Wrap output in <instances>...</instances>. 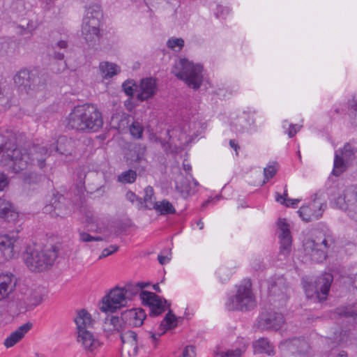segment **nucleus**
<instances>
[{
	"mask_svg": "<svg viewBox=\"0 0 357 357\" xmlns=\"http://www.w3.org/2000/svg\"><path fill=\"white\" fill-rule=\"evenodd\" d=\"M68 129L79 132H96L103 125L102 114L93 105L85 104L74 107L66 119Z\"/></svg>",
	"mask_w": 357,
	"mask_h": 357,
	"instance_id": "nucleus-1",
	"label": "nucleus"
},
{
	"mask_svg": "<svg viewBox=\"0 0 357 357\" xmlns=\"http://www.w3.org/2000/svg\"><path fill=\"white\" fill-rule=\"evenodd\" d=\"M59 250L57 245H52L50 248L45 249L29 245L23 253V259L31 271L42 272L53 266Z\"/></svg>",
	"mask_w": 357,
	"mask_h": 357,
	"instance_id": "nucleus-2",
	"label": "nucleus"
},
{
	"mask_svg": "<svg viewBox=\"0 0 357 357\" xmlns=\"http://www.w3.org/2000/svg\"><path fill=\"white\" fill-rule=\"evenodd\" d=\"M53 153L52 148L33 144L29 149L20 148V155L15 157L10 172L17 174L29 165H37L40 169L45 166L46 158Z\"/></svg>",
	"mask_w": 357,
	"mask_h": 357,
	"instance_id": "nucleus-3",
	"label": "nucleus"
},
{
	"mask_svg": "<svg viewBox=\"0 0 357 357\" xmlns=\"http://www.w3.org/2000/svg\"><path fill=\"white\" fill-rule=\"evenodd\" d=\"M202 70L201 65H195L184 58L175 62L172 73L178 79L183 80L189 87L196 90L203 82Z\"/></svg>",
	"mask_w": 357,
	"mask_h": 357,
	"instance_id": "nucleus-4",
	"label": "nucleus"
},
{
	"mask_svg": "<svg viewBox=\"0 0 357 357\" xmlns=\"http://www.w3.org/2000/svg\"><path fill=\"white\" fill-rule=\"evenodd\" d=\"M77 328V342L86 352L93 353L100 346V341L87 328L92 324L90 314L84 309L80 310L75 318Z\"/></svg>",
	"mask_w": 357,
	"mask_h": 357,
	"instance_id": "nucleus-5",
	"label": "nucleus"
},
{
	"mask_svg": "<svg viewBox=\"0 0 357 357\" xmlns=\"http://www.w3.org/2000/svg\"><path fill=\"white\" fill-rule=\"evenodd\" d=\"M225 305L230 311L253 310L257 305V302L252 291L250 280H243L238 286L236 295L229 297Z\"/></svg>",
	"mask_w": 357,
	"mask_h": 357,
	"instance_id": "nucleus-6",
	"label": "nucleus"
},
{
	"mask_svg": "<svg viewBox=\"0 0 357 357\" xmlns=\"http://www.w3.org/2000/svg\"><path fill=\"white\" fill-rule=\"evenodd\" d=\"M102 13L98 5L91 6L83 19L82 33L89 46H93L100 38V25Z\"/></svg>",
	"mask_w": 357,
	"mask_h": 357,
	"instance_id": "nucleus-7",
	"label": "nucleus"
},
{
	"mask_svg": "<svg viewBox=\"0 0 357 357\" xmlns=\"http://www.w3.org/2000/svg\"><path fill=\"white\" fill-rule=\"evenodd\" d=\"M333 277L331 273H325L317 277L314 281H304L303 288L307 298H315L319 302L325 301L328 294Z\"/></svg>",
	"mask_w": 357,
	"mask_h": 357,
	"instance_id": "nucleus-8",
	"label": "nucleus"
},
{
	"mask_svg": "<svg viewBox=\"0 0 357 357\" xmlns=\"http://www.w3.org/2000/svg\"><path fill=\"white\" fill-rule=\"evenodd\" d=\"M269 302L276 307L285 305L289 297L290 289L286 279L283 276H275L268 281Z\"/></svg>",
	"mask_w": 357,
	"mask_h": 357,
	"instance_id": "nucleus-9",
	"label": "nucleus"
},
{
	"mask_svg": "<svg viewBox=\"0 0 357 357\" xmlns=\"http://www.w3.org/2000/svg\"><path fill=\"white\" fill-rule=\"evenodd\" d=\"M341 319V324L344 326V329L335 328L333 331V335L328 337L329 340L336 344H339L342 342L347 341L349 335V331L350 328H347V324L351 326L357 324V307L346 309H337L335 312Z\"/></svg>",
	"mask_w": 357,
	"mask_h": 357,
	"instance_id": "nucleus-10",
	"label": "nucleus"
},
{
	"mask_svg": "<svg viewBox=\"0 0 357 357\" xmlns=\"http://www.w3.org/2000/svg\"><path fill=\"white\" fill-rule=\"evenodd\" d=\"M127 297L124 289L116 287L102 298L99 308L105 313H113L126 304Z\"/></svg>",
	"mask_w": 357,
	"mask_h": 357,
	"instance_id": "nucleus-11",
	"label": "nucleus"
},
{
	"mask_svg": "<svg viewBox=\"0 0 357 357\" xmlns=\"http://www.w3.org/2000/svg\"><path fill=\"white\" fill-rule=\"evenodd\" d=\"M20 155V148L13 138L0 134V165L10 172L15 157Z\"/></svg>",
	"mask_w": 357,
	"mask_h": 357,
	"instance_id": "nucleus-12",
	"label": "nucleus"
},
{
	"mask_svg": "<svg viewBox=\"0 0 357 357\" xmlns=\"http://www.w3.org/2000/svg\"><path fill=\"white\" fill-rule=\"evenodd\" d=\"M139 297L142 304L149 307V315L151 317L161 314L165 311L167 307H169L170 306L165 298L151 291H142Z\"/></svg>",
	"mask_w": 357,
	"mask_h": 357,
	"instance_id": "nucleus-13",
	"label": "nucleus"
},
{
	"mask_svg": "<svg viewBox=\"0 0 357 357\" xmlns=\"http://www.w3.org/2000/svg\"><path fill=\"white\" fill-rule=\"evenodd\" d=\"M281 347L293 356L298 357H312L313 350L307 340L301 337H293L280 342Z\"/></svg>",
	"mask_w": 357,
	"mask_h": 357,
	"instance_id": "nucleus-14",
	"label": "nucleus"
},
{
	"mask_svg": "<svg viewBox=\"0 0 357 357\" xmlns=\"http://www.w3.org/2000/svg\"><path fill=\"white\" fill-rule=\"evenodd\" d=\"M67 202L63 195L54 194L49 203L44 206L43 212L52 217H63L70 212Z\"/></svg>",
	"mask_w": 357,
	"mask_h": 357,
	"instance_id": "nucleus-15",
	"label": "nucleus"
},
{
	"mask_svg": "<svg viewBox=\"0 0 357 357\" xmlns=\"http://www.w3.org/2000/svg\"><path fill=\"white\" fill-rule=\"evenodd\" d=\"M284 323L281 313L275 311H264L257 319V328L262 331L279 330Z\"/></svg>",
	"mask_w": 357,
	"mask_h": 357,
	"instance_id": "nucleus-16",
	"label": "nucleus"
},
{
	"mask_svg": "<svg viewBox=\"0 0 357 357\" xmlns=\"http://www.w3.org/2000/svg\"><path fill=\"white\" fill-rule=\"evenodd\" d=\"M38 79V76L33 72L27 69H22L14 76V82L19 90L29 93L36 86Z\"/></svg>",
	"mask_w": 357,
	"mask_h": 357,
	"instance_id": "nucleus-17",
	"label": "nucleus"
},
{
	"mask_svg": "<svg viewBox=\"0 0 357 357\" xmlns=\"http://www.w3.org/2000/svg\"><path fill=\"white\" fill-rule=\"evenodd\" d=\"M357 151V149L353 147L349 143H347L343 149L340 151L341 155L335 153L333 174L339 176L344 169V163L351 161Z\"/></svg>",
	"mask_w": 357,
	"mask_h": 357,
	"instance_id": "nucleus-18",
	"label": "nucleus"
},
{
	"mask_svg": "<svg viewBox=\"0 0 357 357\" xmlns=\"http://www.w3.org/2000/svg\"><path fill=\"white\" fill-rule=\"evenodd\" d=\"M318 199V193H315L314 195L312 206L313 208L318 207L317 211L313 210L311 206L308 205L301 206L298 211L299 216L303 221L309 222L312 221L313 218L318 220L322 216V213L326 208V204L319 203V206H317V200Z\"/></svg>",
	"mask_w": 357,
	"mask_h": 357,
	"instance_id": "nucleus-19",
	"label": "nucleus"
},
{
	"mask_svg": "<svg viewBox=\"0 0 357 357\" xmlns=\"http://www.w3.org/2000/svg\"><path fill=\"white\" fill-rule=\"evenodd\" d=\"M146 314L143 309H130L121 313V321L124 326L129 327H138L142 325Z\"/></svg>",
	"mask_w": 357,
	"mask_h": 357,
	"instance_id": "nucleus-20",
	"label": "nucleus"
},
{
	"mask_svg": "<svg viewBox=\"0 0 357 357\" xmlns=\"http://www.w3.org/2000/svg\"><path fill=\"white\" fill-rule=\"evenodd\" d=\"M280 241V255L287 256L291 252V236L288 224L284 220L280 219L278 222Z\"/></svg>",
	"mask_w": 357,
	"mask_h": 357,
	"instance_id": "nucleus-21",
	"label": "nucleus"
},
{
	"mask_svg": "<svg viewBox=\"0 0 357 357\" xmlns=\"http://www.w3.org/2000/svg\"><path fill=\"white\" fill-rule=\"evenodd\" d=\"M303 247L305 252L310 256L313 261L319 263L326 259V250H323L321 245H319L315 241L307 239L303 243Z\"/></svg>",
	"mask_w": 357,
	"mask_h": 357,
	"instance_id": "nucleus-22",
	"label": "nucleus"
},
{
	"mask_svg": "<svg viewBox=\"0 0 357 357\" xmlns=\"http://www.w3.org/2000/svg\"><path fill=\"white\" fill-rule=\"evenodd\" d=\"M120 337L123 349L128 352L130 356H135L137 354L139 349L137 333L128 330L121 333Z\"/></svg>",
	"mask_w": 357,
	"mask_h": 357,
	"instance_id": "nucleus-23",
	"label": "nucleus"
},
{
	"mask_svg": "<svg viewBox=\"0 0 357 357\" xmlns=\"http://www.w3.org/2000/svg\"><path fill=\"white\" fill-rule=\"evenodd\" d=\"M17 237L14 234H5L0 236V251L6 260L13 259L17 251L15 250Z\"/></svg>",
	"mask_w": 357,
	"mask_h": 357,
	"instance_id": "nucleus-24",
	"label": "nucleus"
},
{
	"mask_svg": "<svg viewBox=\"0 0 357 357\" xmlns=\"http://www.w3.org/2000/svg\"><path fill=\"white\" fill-rule=\"evenodd\" d=\"M140 92L137 95V99L142 102L152 98L156 92V82L153 77H146L141 80Z\"/></svg>",
	"mask_w": 357,
	"mask_h": 357,
	"instance_id": "nucleus-25",
	"label": "nucleus"
},
{
	"mask_svg": "<svg viewBox=\"0 0 357 357\" xmlns=\"http://www.w3.org/2000/svg\"><path fill=\"white\" fill-rule=\"evenodd\" d=\"M17 283V278L11 273L0 276V301L8 297L14 291Z\"/></svg>",
	"mask_w": 357,
	"mask_h": 357,
	"instance_id": "nucleus-26",
	"label": "nucleus"
},
{
	"mask_svg": "<svg viewBox=\"0 0 357 357\" xmlns=\"http://www.w3.org/2000/svg\"><path fill=\"white\" fill-rule=\"evenodd\" d=\"M49 148H52L53 153L68 155L72 154L74 142L66 136H59L55 142L50 145Z\"/></svg>",
	"mask_w": 357,
	"mask_h": 357,
	"instance_id": "nucleus-27",
	"label": "nucleus"
},
{
	"mask_svg": "<svg viewBox=\"0 0 357 357\" xmlns=\"http://www.w3.org/2000/svg\"><path fill=\"white\" fill-rule=\"evenodd\" d=\"M33 324L31 322H27L20 326L16 331L11 333V334L7 337L3 342L4 346L6 348L13 347L15 344L20 342L32 328Z\"/></svg>",
	"mask_w": 357,
	"mask_h": 357,
	"instance_id": "nucleus-28",
	"label": "nucleus"
},
{
	"mask_svg": "<svg viewBox=\"0 0 357 357\" xmlns=\"http://www.w3.org/2000/svg\"><path fill=\"white\" fill-rule=\"evenodd\" d=\"M191 179H192L191 174H189L188 176L181 175L176 181V189L183 197L194 194L197 191V189L192 188Z\"/></svg>",
	"mask_w": 357,
	"mask_h": 357,
	"instance_id": "nucleus-29",
	"label": "nucleus"
},
{
	"mask_svg": "<svg viewBox=\"0 0 357 357\" xmlns=\"http://www.w3.org/2000/svg\"><path fill=\"white\" fill-rule=\"evenodd\" d=\"M176 322L177 319L176 316L172 312V310L169 309L167 314L165 315L164 319L162 321L160 325V329L162 330V332L158 334L152 333L151 337L154 341H155L158 339V337L162 335L166 331L176 327L177 325Z\"/></svg>",
	"mask_w": 357,
	"mask_h": 357,
	"instance_id": "nucleus-30",
	"label": "nucleus"
},
{
	"mask_svg": "<svg viewBox=\"0 0 357 357\" xmlns=\"http://www.w3.org/2000/svg\"><path fill=\"white\" fill-rule=\"evenodd\" d=\"M255 354H266L268 356L275 354L274 347L267 338L261 337L252 343Z\"/></svg>",
	"mask_w": 357,
	"mask_h": 357,
	"instance_id": "nucleus-31",
	"label": "nucleus"
},
{
	"mask_svg": "<svg viewBox=\"0 0 357 357\" xmlns=\"http://www.w3.org/2000/svg\"><path fill=\"white\" fill-rule=\"evenodd\" d=\"M17 218V213L13 208L12 204L4 199H0V218L10 222Z\"/></svg>",
	"mask_w": 357,
	"mask_h": 357,
	"instance_id": "nucleus-32",
	"label": "nucleus"
},
{
	"mask_svg": "<svg viewBox=\"0 0 357 357\" xmlns=\"http://www.w3.org/2000/svg\"><path fill=\"white\" fill-rule=\"evenodd\" d=\"M148 206L149 209L153 208L161 215L174 214L176 213V209L172 204L166 199L151 204V206Z\"/></svg>",
	"mask_w": 357,
	"mask_h": 357,
	"instance_id": "nucleus-33",
	"label": "nucleus"
},
{
	"mask_svg": "<svg viewBox=\"0 0 357 357\" xmlns=\"http://www.w3.org/2000/svg\"><path fill=\"white\" fill-rule=\"evenodd\" d=\"M99 68L105 78L112 77L120 71L117 65L109 62L100 63Z\"/></svg>",
	"mask_w": 357,
	"mask_h": 357,
	"instance_id": "nucleus-34",
	"label": "nucleus"
},
{
	"mask_svg": "<svg viewBox=\"0 0 357 357\" xmlns=\"http://www.w3.org/2000/svg\"><path fill=\"white\" fill-rule=\"evenodd\" d=\"M44 176L42 174H39L35 172H30L28 174H24L23 175L22 180L25 184L33 185L39 184L44 179Z\"/></svg>",
	"mask_w": 357,
	"mask_h": 357,
	"instance_id": "nucleus-35",
	"label": "nucleus"
},
{
	"mask_svg": "<svg viewBox=\"0 0 357 357\" xmlns=\"http://www.w3.org/2000/svg\"><path fill=\"white\" fill-rule=\"evenodd\" d=\"M349 116L351 123L357 127V95L354 96L353 100L349 102Z\"/></svg>",
	"mask_w": 357,
	"mask_h": 357,
	"instance_id": "nucleus-36",
	"label": "nucleus"
},
{
	"mask_svg": "<svg viewBox=\"0 0 357 357\" xmlns=\"http://www.w3.org/2000/svg\"><path fill=\"white\" fill-rule=\"evenodd\" d=\"M137 178V173L135 171L129 169L122 172L118 176V181L123 183H132L135 181Z\"/></svg>",
	"mask_w": 357,
	"mask_h": 357,
	"instance_id": "nucleus-37",
	"label": "nucleus"
},
{
	"mask_svg": "<svg viewBox=\"0 0 357 357\" xmlns=\"http://www.w3.org/2000/svg\"><path fill=\"white\" fill-rule=\"evenodd\" d=\"M278 172L277 163L273 162L269 164L264 169V177L263 184H265L268 180L273 178Z\"/></svg>",
	"mask_w": 357,
	"mask_h": 357,
	"instance_id": "nucleus-38",
	"label": "nucleus"
},
{
	"mask_svg": "<svg viewBox=\"0 0 357 357\" xmlns=\"http://www.w3.org/2000/svg\"><path fill=\"white\" fill-rule=\"evenodd\" d=\"M154 195L153 188L149 185L144 188V196L142 199L144 207L149 209L148 206H151V204H155L156 202L153 201L152 198Z\"/></svg>",
	"mask_w": 357,
	"mask_h": 357,
	"instance_id": "nucleus-39",
	"label": "nucleus"
},
{
	"mask_svg": "<svg viewBox=\"0 0 357 357\" xmlns=\"http://www.w3.org/2000/svg\"><path fill=\"white\" fill-rule=\"evenodd\" d=\"M43 301V296L42 294L33 291L27 298L29 305L31 307H36L40 304Z\"/></svg>",
	"mask_w": 357,
	"mask_h": 357,
	"instance_id": "nucleus-40",
	"label": "nucleus"
},
{
	"mask_svg": "<svg viewBox=\"0 0 357 357\" xmlns=\"http://www.w3.org/2000/svg\"><path fill=\"white\" fill-rule=\"evenodd\" d=\"M346 197L351 204L357 203V185H351L346 188Z\"/></svg>",
	"mask_w": 357,
	"mask_h": 357,
	"instance_id": "nucleus-41",
	"label": "nucleus"
},
{
	"mask_svg": "<svg viewBox=\"0 0 357 357\" xmlns=\"http://www.w3.org/2000/svg\"><path fill=\"white\" fill-rule=\"evenodd\" d=\"M122 88L127 96H132L137 86L133 80H126L123 83Z\"/></svg>",
	"mask_w": 357,
	"mask_h": 357,
	"instance_id": "nucleus-42",
	"label": "nucleus"
},
{
	"mask_svg": "<svg viewBox=\"0 0 357 357\" xmlns=\"http://www.w3.org/2000/svg\"><path fill=\"white\" fill-rule=\"evenodd\" d=\"M167 45L172 50L180 51L184 45V40L182 38H170Z\"/></svg>",
	"mask_w": 357,
	"mask_h": 357,
	"instance_id": "nucleus-43",
	"label": "nucleus"
},
{
	"mask_svg": "<svg viewBox=\"0 0 357 357\" xmlns=\"http://www.w3.org/2000/svg\"><path fill=\"white\" fill-rule=\"evenodd\" d=\"M109 324H112V328L114 331H121L123 330L124 326L121 321V317L119 318L116 316L109 317Z\"/></svg>",
	"mask_w": 357,
	"mask_h": 357,
	"instance_id": "nucleus-44",
	"label": "nucleus"
},
{
	"mask_svg": "<svg viewBox=\"0 0 357 357\" xmlns=\"http://www.w3.org/2000/svg\"><path fill=\"white\" fill-rule=\"evenodd\" d=\"M335 204L338 208L342 210H347L348 209L349 206L354 205L347 202V198L346 197V189L344 190L343 195L339 196L336 199Z\"/></svg>",
	"mask_w": 357,
	"mask_h": 357,
	"instance_id": "nucleus-45",
	"label": "nucleus"
},
{
	"mask_svg": "<svg viewBox=\"0 0 357 357\" xmlns=\"http://www.w3.org/2000/svg\"><path fill=\"white\" fill-rule=\"evenodd\" d=\"M143 130V127L138 122H133L130 127V134L137 139L141 138Z\"/></svg>",
	"mask_w": 357,
	"mask_h": 357,
	"instance_id": "nucleus-46",
	"label": "nucleus"
},
{
	"mask_svg": "<svg viewBox=\"0 0 357 357\" xmlns=\"http://www.w3.org/2000/svg\"><path fill=\"white\" fill-rule=\"evenodd\" d=\"M79 240L82 242H91L93 241H102L103 238L100 236H92L88 233H86L84 231H80L79 232Z\"/></svg>",
	"mask_w": 357,
	"mask_h": 357,
	"instance_id": "nucleus-47",
	"label": "nucleus"
},
{
	"mask_svg": "<svg viewBox=\"0 0 357 357\" xmlns=\"http://www.w3.org/2000/svg\"><path fill=\"white\" fill-rule=\"evenodd\" d=\"M125 291V294L127 296V294H130V296L136 295L139 291V289L138 288L137 283L135 284H128L126 285V287L123 288Z\"/></svg>",
	"mask_w": 357,
	"mask_h": 357,
	"instance_id": "nucleus-48",
	"label": "nucleus"
},
{
	"mask_svg": "<svg viewBox=\"0 0 357 357\" xmlns=\"http://www.w3.org/2000/svg\"><path fill=\"white\" fill-rule=\"evenodd\" d=\"M119 249V247L117 245H111L109 248H105L102 251L101 255L99 257V259H102L106 257L109 256L110 255L113 254L116 251H117Z\"/></svg>",
	"mask_w": 357,
	"mask_h": 357,
	"instance_id": "nucleus-49",
	"label": "nucleus"
},
{
	"mask_svg": "<svg viewBox=\"0 0 357 357\" xmlns=\"http://www.w3.org/2000/svg\"><path fill=\"white\" fill-rule=\"evenodd\" d=\"M195 347L192 345H190L184 349L181 357H195Z\"/></svg>",
	"mask_w": 357,
	"mask_h": 357,
	"instance_id": "nucleus-50",
	"label": "nucleus"
},
{
	"mask_svg": "<svg viewBox=\"0 0 357 357\" xmlns=\"http://www.w3.org/2000/svg\"><path fill=\"white\" fill-rule=\"evenodd\" d=\"M126 198L128 200H129L132 203H133L135 200H137L139 202V204L140 205V206H143L142 198H138L137 197V195L131 191H128L126 193Z\"/></svg>",
	"mask_w": 357,
	"mask_h": 357,
	"instance_id": "nucleus-51",
	"label": "nucleus"
},
{
	"mask_svg": "<svg viewBox=\"0 0 357 357\" xmlns=\"http://www.w3.org/2000/svg\"><path fill=\"white\" fill-rule=\"evenodd\" d=\"M8 185V176L4 173L0 172V192L3 191Z\"/></svg>",
	"mask_w": 357,
	"mask_h": 357,
	"instance_id": "nucleus-52",
	"label": "nucleus"
},
{
	"mask_svg": "<svg viewBox=\"0 0 357 357\" xmlns=\"http://www.w3.org/2000/svg\"><path fill=\"white\" fill-rule=\"evenodd\" d=\"M86 176H87V175L84 172H77V185L78 186H80V187L84 186V188H86V187L84 186V184L86 182L85 180H86Z\"/></svg>",
	"mask_w": 357,
	"mask_h": 357,
	"instance_id": "nucleus-53",
	"label": "nucleus"
},
{
	"mask_svg": "<svg viewBox=\"0 0 357 357\" xmlns=\"http://www.w3.org/2000/svg\"><path fill=\"white\" fill-rule=\"evenodd\" d=\"M301 126L298 124H291L289 126L288 135L289 137H293L301 129Z\"/></svg>",
	"mask_w": 357,
	"mask_h": 357,
	"instance_id": "nucleus-54",
	"label": "nucleus"
},
{
	"mask_svg": "<svg viewBox=\"0 0 357 357\" xmlns=\"http://www.w3.org/2000/svg\"><path fill=\"white\" fill-rule=\"evenodd\" d=\"M112 324H109V316H107L105 319V322L103 324V330L105 332L107 333H111L112 332H114V329L112 328Z\"/></svg>",
	"mask_w": 357,
	"mask_h": 357,
	"instance_id": "nucleus-55",
	"label": "nucleus"
},
{
	"mask_svg": "<svg viewBox=\"0 0 357 357\" xmlns=\"http://www.w3.org/2000/svg\"><path fill=\"white\" fill-rule=\"evenodd\" d=\"M68 47V42L66 40H59L57 43H56L54 45H52V47L54 50L56 49H63L66 50Z\"/></svg>",
	"mask_w": 357,
	"mask_h": 357,
	"instance_id": "nucleus-56",
	"label": "nucleus"
},
{
	"mask_svg": "<svg viewBox=\"0 0 357 357\" xmlns=\"http://www.w3.org/2000/svg\"><path fill=\"white\" fill-rule=\"evenodd\" d=\"M221 357H240V351H228L221 353Z\"/></svg>",
	"mask_w": 357,
	"mask_h": 357,
	"instance_id": "nucleus-57",
	"label": "nucleus"
},
{
	"mask_svg": "<svg viewBox=\"0 0 357 357\" xmlns=\"http://www.w3.org/2000/svg\"><path fill=\"white\" fill-rule=\"evenodd\" d=\"M158 260L160 264L164 265L170 261V257H169L167 255L164 256L159 255L158 257Z\"/></svg>",
	"mask_w": 357,
	"mask_h": 357,
	"instance_id": "nucleus-58",
	"label": "nucleus"
},
{
	"mask_svg": "<svg viewBox=\"0 0 357 357\" xmlns=\"http://www.w3.org/2000/svg\"><path fill=\"white\" fill-rule=\"evenodd\" d=\"M53 57L57 60H62L64 58V53L55 51L54 52Z\"/></svg>",
	"mask_w": 357,
	"mask_h": 357,
	"instance_id": "nucleus-59",
	"label": "nucleus"
},
{
	"mask_svg": "<svg viewBox=\"0 0 357 357\" xmlns=\"http://www.w3.org/2000/svg\"><path fill=\"white\" fill-rule=\"evenodd\" d=\"M6 87V82L3 77H0V96L3 94V91Z\"/></svg>",
	"mask_w": 357,
	"mask_h": 357,
	"instance_id": "nucleus-60",
	"label": "nucleus"
},
{
	"mask_svg": "<svg viewBox=\"0 0 357 357\" xmlns=\"http://www.w3.org/2000/svg\"><path fill=\"white\" fill-rule=\"evenodd\" d=\"M137 285L139 290L143 291L142 289L145 287H147L150 285V282H139L137 283Z\"/></svg>",
	"mask_w": 357,
	"mask_h": 357,
	"instance_id": "nucleus-61",
	"label": "nucleus"
},
{
	"mask_svg": "<svg viewBox=\"0 0 357 357\" xmlns=\"http://www.w3.org/2000/svg\"><path fill=\"white\" fill-rule=\"evenodd\" d=\"M282 196L283 197V201L281 202V204H284L287 206H289V204L287 203L289 199L287 198V190L286 189L284 190V194Z\"/></svg>",
	"mask_w": 357,
	"mask_h": 357,
	"instance_id": "nucleus-62",
	"label": "nucleus"
},
{
	"mask_svg": "<svg viewBox=\"0 0 357 357\" xmlns=\"http://www.w3.org/2000/svg\"><path fill=\"white\" fill-rule=\"evenodd\" d=\"M229 144L231 146V147H232L233 149H234V150L237 152V149H239V146H238V144H236L234 142V140L233 139H231L229 141Z\"/></svg>",
	"mask_w": 357,
	"mask_h": 357,
	"instance_id": "nucleus-63",
	"label": "nucleus"
},
{
	"mask_svg": "<svg viewBox=\"0 0 357 357\" xmlns=\"http://www.w3.org/2000/svg\"><path fill=\"white\" fill-rule=\"evenodd\" d=\"M299 202H300V200L298 199H289L287 203L289 202L291 205L294 206V205L297 204Z\"/></svg>",
	"mask_w": 357,
	"mask_h": 357,
	"instance_id": "nucleus-64",
	"label": "nucleus"
}]
</instances>
